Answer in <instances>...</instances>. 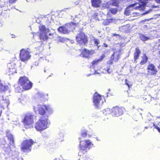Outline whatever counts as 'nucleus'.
Here are the masks:
<instances>
[{
	"instance_id": "nucleus-5",
	"label": "nucleus",
	"mask_w": 160,
	"mask_h": 160,
	"mask_svg": "<svg viewBox=\"0 0 160 160\" xmlns=\"http://www.w3.org/2000/svg\"><path fill=\"white\" fill-rule=\"evenodd\" d=\"M79 139L80 140L79 146L81 150H83V153L86 152L87 149H89L93 145L92 144L89 140L81 141V137H79Z\"/></svg>"
},
{
	"instance_id": "nucleus-24",
	"label": "nucleus",
	"mask_w": 160,
	"mask_h": 160,
	"mask_svg": "<svg viewBox=\"0 0 160 160\" xmlns=\"http://www.w3.org/2000/svg\"><path fill=\"white\" fill-rule=\"evenodd\" d=\"M145 4L143 3L141 4H139L138 6L133 8L135 9H138L140 10H143L145 8Z\"/></svg>"
},
{
	"instance_id": "nucleus-9",
	"label": "nucleus",
	"mask_w": 160,
	"mask_h": 160,
	"mask_svg": "<svg viewBox=\"0 0 160 160\" xmlns=\"http://www.w3.org/2000/svg\"><path fill=\"white\" fill-rule=\"evenodd\" d=\"M45 105H38L34 106L33 109L34 111L36 114L43 115L46 113Z\"/></svg>"
},
{
	"instance_id": "nucleus-30",
	"label": "nucleus",
	"mask_w": 160,
	"mask_h": 160,
	"mask_svg": "<svg viewBox=\"0 0 160 160\" xmlns=\"http://www.w3.org/2000/svg\"><path fill=\"white\" fill-rule=\"evenodd\" d=\"M9 73L8 74L9 75H10L11 74L16 72V69L14 68V67L13 68H9Z\"/></svg>"
},
{
	"instance_id": "nucleus-62",
	"label": "nucleus",
	"mask_w": 160,
	"mask_h": 160,
	"mask_svg": "<svg viewBox=\"0 0 160 160\" xmlns=\"http://www.w3.org/2000/svg\"><path fill=\"white\" fill-rule=\"evenodd\" d=\"M149 114H150V115H151V114L149 113Z\"/></svg>"
},
{
	"instance_id": "nucleus-35",
	"label": "nucleus",
	"mask_w": 160,
	"mask_h": 160,
	"mask_svg": "<svg viewBox=\"0 0 160 160\" xmlns=\"http://www.w3.org/2000/svg\"><path fill=\"white\" fill-rule=\"evenodd\" d=\"M78 23H76L72 22H71L69 24H68V25L69 27V28H70V27L72 26H73L74 28L78 24Z\"/></svg>"
},
{
	"instance_id": "nucleus-47",
	"label": "nucleus",
	"mask_w": 160,
	"mask_h": 160,
	"mask_svg": "<svg viewBox=\"0 0 160 160\" xmlns=\"http://www.w3.org/2000/svg\"><path fill=\"white\" fill-rule=\"evenodd\" d=\"M104 46L105 47H107V45L105 44H104Z\"/></svg>"
},
{
	"instance_id": "nucleus-48",
	"label": "nucleus",
	"mask_w": 160,
	"mask_h": 160,
	"mask_svg": "<svg viewBox=\"0 0 160 160\" xmlns=\"http://www.w3.org/2000/svg\"><path fill=\"white\" fill-rule=\"evenodd\" d=\"M91 74H87V77H89V76H90V75H91Z\"/></svg>"
},
{
	"instance_id": "nucleus-26",
	"label": "nucleus",
	"mask_w": 160,
	"mask_h": 160,
	"mask_svg": "<svg viewBox=\"0 0 160 160\" xmlns=\"http://www.w3.org/2000/svg\"><path fill=\"white\" fill-rule=\"evenodd\" d=\"M39 28L40 32H45L46 31L49 30L48 28H46L45 26L44 25H42L39 26Z\"/></svg>"
},
{
	"instance_id": "nucleus-43",
	"label": "nucleus",
	"mask_w": 160,
	"mask_h": 160,
	"mask_svg": "<svg viewBox=\"0 0 160 160\" xmlns=\"http://www.w3.org/2000/svg\"><path fill=\"white\" fill-rule=\"evenodd\" d=\"M60 137L59 138V139H61L63 137V135L62 133H60Z\"/></svg>"
},
{
	"instance_id": "nucleus-37",
	"label": "nucleus",
	"mask_w": 160,
	"mask_h": 160,
	"mask_svg": "<svg viewBox=\"0 0 160 160\" xmlns=\"http://www.w3.org/2000/svg\"><path fill=\"white\" fill-rule=\"evenodd\" d=\"M141 40H147L148 38L145 36L144 35H141L140 37Z\"/></svg>"
},
{
	"instance_id": "nucleus-28",
	"label": "nucleus",
	"mask_w": 160,
	"mask_h": 160,
	"mask_svg": "<svg viewBox=\"0 0 160 160\" xmlns=\"http://www.w3.org/2000/svg\"><path fill=\"white\" fill-rule=\"evenodd\" d=\"M15 88V91L17 92H22L23 89L22 87H18L17 85L14 86Z\"/></svg>"
},
{
	"instance_id": "nucleus-39",
	"label": "nucleus",
	"mask_w": 160,
	"mask_h": 160,
	"mask_svg": "<svg viewBox=\"0 0 160 160\" xmlns=\"http://www.w3.org/2000/svg\"><path fill=\"white\" fill-rule=\"evenodd\" d=\"M38 95L40 97L43 98L45 96V95H44L43 94L40 92H38Z\"/></svg>"
},
{
	"instance_id": "nucleus-42",
	"label": "nucleus",
	"mask_w": 160,
	"mask_h": 160,
	"mask_svg": "<svg viewBox=\"0 0 160 160\" xmlns=\"http://www.w3.org/2000/svg\"><path fill=\"white\" fill-rule=\"evenodd\" d=\"M125 84H126L128 87H130L131 86V85L129 84L128 82V80L126 79L125 80Z\"/></svg>"
},
{
	"instance_id": "nucleus-3",
	"label": "nucleus",
	"mask_w": 160,
	"mask_h": 160,
	"mask_svg": "<svg viewBox=\"0 0 160 160\" xmlns=\"http://www.w3.org/2000/svg\"><path fill=\"white\" fill-rule=\"evenodd\" d=\"M35 128L38 131H41L46 129L48 127V118H41L35 124Z\"/></svg>"
},
{
	"instance_id": "nucleus-14",
	"label": "nucleus",
	"mask_w": 160,
	"mask_h": 160,
	"mask_svg": "<svg viewBox=\"0 0 160 160\" xmlns=\"http://www.w3.org/2000/svg\"><path fill=\"white\" fill-rule=\"evenodd\" d=\"M9 103L8 100L4 98L2 96H0V107L3 108L8 107Z\"/></svg>"
},
{
	"instance_id": "nucleus-32",
	"label": "nucleus",
	"mask_w": 160,
	"mask_h": 160,
	"mask_svg": "<svg viewBox=\"0 0 160 160\" xmlns=\"http://www.w3.org/2000/svg\"><path fill=\"white\" fill-rule=\"evenodd\" d=\"M111 13L113 14H115L118 12V9L116 8H111L109 10Z\"/></svg>"
},
{
	"instance_id": "nucleus-12",
	"label": "nucleus",
	"mask_w": 160,
	"mask_h": 160,
	"mask_svg": "<svg viewBox=\"0 0 160 160\" xmlns=\"http://www.w3.org/2000/svg\"><path fill=\"white\" fill-rule=\"evenodd\" d=\"M39 39L42 40H47L48 39H52L53 34H49L48 36L45 32H40L38 35Z\"/></svg>"
},
{
	"instance_id": "nucleus-25",
	"label": "nucleus",
	"mask_w": 160,
	"mask_h": 160,
	"mask_svg": "<svg viewBox=\"0 0 160 160\" xmlns=\"http://www.w3.org/2000/svg\"><path fill=\"white\" fill-rule=\"evenodd\" d=\"M113 20L112 18L106 19L103 21L102 24L104 26L108 25L110 23L112 22Z\"/></svg>"
},
{
	"instance_id": "nucleus-50",
	"label": "nucleus",
	"mask_w": 160,
	"mask_h": 160,
	"mask_svg": "<svg viewBox=\"0 0 160 160\" xmlns=\"http://www.w3.org/2000/svg\"><path fill=\"white\" fill-rule=\"evenodd\" d=\"M71 41V43H74V42H73V41L72 40V41Z\"/></svg>"
},
{
	"instance_id": "nucleus-58",
	"label": "nucleus",
	"mask_w": 160,
	"mask_h": 160,
	"mask_svg": "<svg viewBox=\"0 0 160 160\" xmlns=\"http://www.w3.org/2000/svg\"><path fill=\"white\" fill-rule=\"evenodd\" d=\"M14 36H15V35H14V36H12V38L14 37Z\"/></svg>"
},
{
	"instance_id": "nucleus-21",
	"label": "nucleus",
	"mask_w": 160,
	"mask_h": 160,
	"mask_svg": "<svg viewBox=\"0 0 160 160\" xmlns=\"http://www.w3.org/2000/svg\"><path fill=\"white\" fill-rule=\"evenodd\" d=\"M19 82L21 86H22L26 82H28V79L25 77H21L19 79Z\"/></svg>"
},
{
	"instance_id": "nucleus-52",
	"label": "nucleus",
	"mask_w": 160,
	"mask_h": 160,
	"mask_svg": "<svg viewBox=\"0 0 160 160\" xmlns=\"http://www.w3.org/2000/svg\"><path fill=\"white\" fill-rule=\"evenodd\" d=\"M106 4L108 5H109V3L108 2H107L106 3Z\"/></svg>"
},
{
	"instance_id": "nucleus-60",
	"label": "nucleus",
	"mask_w": 160,
	"mask_h": 160,
	"mask_svg": "<svg viewBox=\"0 0 160 160\" xmlns=\"http://www.w3.org/2000/svg\"><path fill=\"white\" fill-rule=\"evenodd\" d=\"M159 53L160 54V51L159 52Z\"/></svg>"
},
{
	"instance_id": "nucleus-34",
	"label": "nucleus",
	"mask_w": 160,
	"mask_h": 160,
	"mask_svg": "<svg viewBox=\"0 0 160 160\" xmlns=\"http://www.w3.org/2000/svg\"><path fill=\"white\" fill-rule=\"evenodd\" d=\"M81 135L82 137H85L87 135V131L85 130H83L81 132Z\"/></svg>"
},
{
	"instance_id": "nucleus-38",
	"label": "nucleus",
	"mask_w": 160,
	"mask_h": 160,
	"mask_svg": "<svg viewBox=\"0 0 160 160\" xmlns=\"http://www.w3.org/2000/svg\"><path fill=\"white\" fill-rule=\"evenodd\" d=\"M6 143V142L4 140H2V143L1 145V147L2 148H5V144Z\"/></svg>"
},
{
	"instance_id": "nucleus-63",
	"label": "nucleus",
	"mask_w": 160,
	"mask_h": 160,
	"mask_svg": "<svg viewBox=\"0 0 160 160\" xmlns=\"http://www.w3.org/2000/svg\"><path fill=\"white\" fill-rule=\"evenodd\" d=\"M48 96V95H47H47H46V96L47 97V96Z\"/></svg>"
},
{
	"instance_id": "nucleus-8",
	"label": "nucleus",
	"mask_w": 160,
	"mask_h": 160,
	"mask_svg": "<svg viewBox=\"0 0 160 160\" xmlns=\"http://www.w3.org/2000/svg\"><path fill=\"white\" fill-rule=\"evenodd\" d=\"M103 102V100L102 99L101 96L95 93L93 97V102L94 105L97 108H98L99 106L102 105Z\"/></svg>"
},
{
	"instance_id": "nucleus-2",
	"label": "nucleus",
	"mask_w": 160,
	"mask_h": 160,
	"mask_svg": "<svg viewBox=\"0 0 160 160\" xmlns=\"http://www.w3.org/2000/svg\"><path fill=\"white\" fill-rule=\"evenodd\" d=\"M33 117V116L30 113L24 115L22 120V122L26 128H28L32 127Z\"/></svg>"
},
{
	"instance_id": "nucleus-16",
	"label": "nucleus",
	"mask_w": 160,
	"mask_h": 160,
	"mask_svg": "<svg viewBox=\"0 0 160 160\" xmlns=\"http://www.w3.org/2000/svg\"><path fill=\"white\" fill-rule=\"evenodd\" d=\"M93 53V51H89L86 49H84L82 50L81 56L83 57L88 58Z\"/></svg>"
},
{
	"instance_id": "nucleus-11",
	"label": "nucleus",
	"mask_w": 160,
	"mask_h": 160,
	"mask_svg": "<svg viewBox=\"0 0 160 160\" xmlns=\"http://www.w3.org/2000/svg\"><path fill=\"white\" fill-rule=\"evenodd\" d=\"M148 74L149 75H156L158 71L155 66L152 64H150L147 68Z\"/></svg>"
},
{
	"instance_id": "nucleus-36",
	"label": "nucleus",
	"mask_w": 160,
	"mask_h": 160,
	"mask_svg": "<svg viewBox=\"0 0 160 160\" xmlns=\"http://www.w3.org/2000/svg\"><path fill=\"white\" fill-rule=\"evenodd\" d=\"M111 36L112 37H113L114 36H116V38L118 39H120L121 37V36L118 34H116L115 33H113L112 34Z\"/></svg>"
},
{
	"instance_id": "nucleus-19",
	"label": "nucleus",
	"mask_w": 160,
	"mask_h": 160,
	"mask_svg": "<svg viewBox=\"0 0 160 160\" xmlns=\"http://www.w3.org/2000/svg\"><path fill=\"white\" fill-rule=\"evenodd\" d=\"M32 86V83L28 79V82H26L22 87L24 89L27 90L31 88Z\"/></svg>"
},
{
	"instance_id": "nucleus-15",
	"label": "nucleus",
	"mask_w": 160,
	"mask_h": 160,
	"mask_svg": "<svg viewBox=\"0 0 160 160\" xmlns=\"http://www.w3.org/2000/svg\"><path fill=\"white\" fill-rule=\"evenodd\" d=\"M104 57V55H102L100 58L97 60H95L93 61L92 63V65L91 66V68L93 69L94 71L93 74H99V72H97L94 68L96 66L99 62L101 61L103 58Z\"/></svg>"
},
{
	"instance_id": "nucleus-1",
	"label": "nucleus",
	"mask_w": 160,
	"mask_h": 160,
	"mask_svg": "<svg viewBox=\"0 0 160 160\" xmlns=\"http://www.w3.org/2000/svg\"><path fill=\"white\" fill-rule=\"evenodd\" d=\"M6 136L8 138V140L9 141V144H10L12 147H11V146L7 148V150H10V151L8 152L5 149L4 150L5 151V153L3 154V157H2V160H10V157H12V160H18L17 157L18 156V152L15 151L13 153L11 151V148H14L15 144L14 138L12 135L10 133V132L7 131L6 132Z\"/></svg>"
},
{
	"instance_id": "nucleus-27",
	"label": "nucleus",
	"mask_w": 160,
	"mask_h": 160,
	"mask_svg": "<svg viewBox=\"0 0 160 160\" xmlns=\"http://www.w3.org/2000/svg\"><path fill=\"white\" fill-rule=\"evenodd\" d=\"M102 112L103 114L105 115L109 114L111 113H112V109L111 110L110 108H107L104 109Z\"/></svg>"
},
{
	"instance_id": "nucleus-41",
	"label": "nucleus",
	"mask_w": 160,
	"mask_h": 160,
	"mask_svg": "<svg viewBox=\"0 0 160 160\" xmlns=\"http://www.w3.org/2000/svg\"><path fill=\"white\" fill-rule=\"evenodd\" d=\"M138 4V3L137 2L135 3H133L132 4H130V5H129L128 7H129V8L131 7H133L134 6H135L137 4Z\"/></svg>"
},
{
	"instance_id": "nucleus-46",
	"label": "nucleus",
	"mask_w": 160,
	"mask_h": 160,
	"mask_svg": "<svg viewBox=\"0 0 160 160\" xmlns=\"http://www.w3.org/2000/svg\"><path fill=\"white\" fill-rule=\"evenodd\" d=\"M155 1L159 3H160V0H155Z\"/></svg>"
},
{
	"instance_id": "nucleus-33",
	"label": "nucleus",
	"mask_w": 160,
	"mask_h": 160,
	"mask_svg": "<svg viewBox=\"0 0 160 160\" xmlns=\"http://www.w3.org/2000/svg\"><path fill=\"white\" fill-rule=\"evenodd\" d=\"M87 41H77V42L80 45H84L86 44V43Z\"/></svg>"
},
{
	"instance_id": "nucleus-20",
	"label": "nucleus",
	"mask_w": 160,
	"mask_h": 160,
	"mask_svg": "<svg viewBox=\"0 0 160 160\" xmlns=\"http://www.w3.org/2000/svg\"><path fill=\"white\" fill-rule=\"evenodd\" d=\"M8 88L7 86L6 85L5 83H3L0 80V92H5Z\"/></svg>"
},
{
	"instance_id": "nucleus-61",
	"label": "nucleus",
	"mask_w": 160,
	"mask_h": 160,
	"mask_svg": "<svg viewBox=\"0 0 160 160\" xmlns=\"http://www.w3.org/2000/svg\"><path fill=\"white\" fill-rule=\"evenodd\" d=\"M89 137H90V135H88Z\"/></svg>"
},
{
	"instance_id": "nucleus-53",
	"label": "nucleus",
	"mask_w": 160,
	"mask_h": 160,
	"mask_svg": "<svg viewBox=\"0 0 160 160\" xmlns=\"http://www.w3.org/2000/svg\"><path fill=\"white\" fill-rule=\"evenodd\" d=\"M157 118H160V116H159V117H157Z\"/></svg>"
},
{
	"instance_id": "nucleus-6",
	"label": "nucleus",
	"mask_w": 160,
	"mask_h": 160,
	"mask_svg": "<svg viewBox=\"0 0 160 160\" xmlns=\"http://www.w3.org/2000/svg\"><path fill=\"white\" fill-rule=\"evenodd\" d=\"M20 60L23 62L27 61L31 57L30 52L28 50L22 49L20 51L19 55Z\"/></svg>"
},
{
	"instance_id": "nucleus-57",
	"label": "nucleus",
	"mask_w": 160,
	"mask_h": 160,
	"mask_svg": "<svg viewBox=\"0 0 160 160\" xmlns=\"http://www.w3.org/2000/svg\"><path fill=\"white\" fill-rule=\"evenodd\" d=\"M14 36H15V35H14V36H12V38L14 37Z\"/></svg>"
},
{
	"instance_id": "nucleus-22",
	"label": "nucleus",
	"mask_w": 160,
	"mask_h": 160,
	"mask_svg": "<svg viewBox=\"0 0 160 160\" xmlns=\"http://www.w3.org/2000/svg\"><path fill=\"white\" fill-rule=\"evenodd\" d=\"M140 53L141 51L138 48H136L134 53V59L135 60L138 58Z\"/></svg>"
},
{
	"instance_id": "nucleus-44",
	"label": "nucleus",
	"mask_w": 160,
	"mask_h": 160,
	"mask_svg": "<svg viewBox=\"0 0 160 160\" xmlns=\"http://www.w3.org/2000/svg\"><path fill=\"white\" fill-rule=\"evenodd\" d=\"M107 72L109 73L110 74L111 73V71H110V69L109 68H108L107 70Z\"/></svg>"
},
{
	"instance_id": "nucleus-29",
	"label": "nucleus",
	"mask_w": 160,
	"mask_h": 160,
	"mask_svg": "<svg viewBox=\"0 0 160 160\" xmlns=\"http://www.w3.org/2000/svg\"><path fill=\"white\" fill-rule=\"evenodd\" d=\"M148 59L147 57L145 55L143 57H142V59L140 62V64L141 65L145 64L147 62Z\"/></svg>"
},
{
	"instance_id": "nucleus-54",
	"label": "nucleus",
	"mask_w": 160,
	"mask_h": 160,
	"mask_svg": "<svg viewBox=\"0 0 160 160\" xmlns=\"http://www.w3.org/2000/svg\"><path fill=\"white\" fill-rule=\"evenodd\" d=\"M60 42H63V41H61V40H60Z\"/></svg>"
},
{
	"instance_id": "nucleus-10",
	"label": "nucleus",
	"mask_w": 160,
	"mask_h": 160,
	"mask_svg": "<svg viewBox=\"0 0 160 160\" xmlns=\"http://www.w3.org/2000/svg\"><path fill=\"white\" fill-rule=\"evenodd\" d=\"M121 54V48L118 49H115L114 51L113 54L111 58V63H112V61L117 62L118 61L120 58V55Z\"/></svg>"
},
{
	"instance_id": "nucleus-23",
	"label": "nucleus",
	"mask_w": 160,
	"mask_h": 160,
	"mask_svg": "<svg viewBox=\"0 0 160 160\" xmlns=\"http://www.w3.org/2000/svg\"><path fill=\"white\" fill-rule=\"evenodd\" d=\"M45 111H46L48 114H50L52 113V109L50 105H45Z\"/></svg>"
},
{
	"instance_id": "nucleus-49",
	"label": "nucleus",
	"mask_w": 160,
	"mask_h": 160,
	"mask_svg": "<svg viewBox=\"0 0 160 160\" xmlns=\"http://www.w3.org/2000/svg\"><path fill=\"white\" fill-rule=\"evenodd\" d=\"M95 41V43H98V41Z\"/></svg>"
},
{
	"instance_id": "nucleus-13",
	"label": "nucleus",
	"mask_w": 160,
	"mask_h": 160,
	"mask_svg": "<svg viewBox=\"0 0 160 160\" xmlns=\"http://www.w3.org/2000/svg\"><path fill=\"white\" fill-rule=\"evenodd\" d=\"M69 28L68 24H66L65 26L59 27L58 28V31L62 33L67 34L69 33Z\"/></svg>"
},
{
	"instance_id": "nucleus-4",
	"label": "nucleus",
	"mask_w": 160,
	"mask_h": 160,
	"mask_svg": "<svg viewBox=\"0 0 160 160\" xmlns=\"http://www.w3.org/2000/svg\"><path fill=\"white\" fill-rule=\"evenodd\" d=\"M34 143V141L31 139H27L24 141L21 144V150L25 152L30 151L32 146Z\"/></svg>"
},
{
	"instance_id": "nucleus-40",
	"label": "nucleus",
	"mask_w": 160,
	"mask_h": 160,
	"mask_svg": "<svg viewBox=\"0 0 160 160\" xmlns=\"http://www.w3.org/2000/svg\"><path fill=\"white\" fill-rule=\"evenodd\" d=\"M153 125L154 127V128H156L159 132H160V128L154 123H153Z\"/></svg>"
},
{
	"instance_id": "nucleus-18",
	"label": "nucleus",
	"mask_w": 160,
	"mask_h": 160,
	"mask_svg": "<svg viewBox=\"0 0 160 160\" xmlns=\"http://www.w3.org/2000/svg\"><path fill=\"white\" fill-rule=\"evenodd\" d=\"M101 2V0H91V1L92 6L95 8L100 7Z\"/></svg>"
},
{
	"instance_id": "nucleus-56",
	"label": "nucleus",
	"mask_w": 160,
	"mask_h": 160,
	"mask_svg": "<svg viewBox=\"0 0 160 160\" xmlns=\"http://www.w3.org/2000/svg\"><path fill=\"white\" fill-rule=\"evenodd\" d=\"M39 42L40 43V44H41V43H42V42Z\"/></svg>"
},
{
	"instance_id": "nucleus-45",
	"label": "nucleus",
	"mask_w": 160,
	"mask_h": 160,
	"mask_svg": "<svg viewBox=\"0 0 160 160\" xmlns=\"http://www.w3.org/2000/svg\"><path fill=\"white\" fill-rule=\"evenodd\" d=\"M125 13L128 15H129V12H128V11H125Z\"/></svg>"
},
{
	"instance_id": "nucleus-55",
	"label": "nucleus",
	"mask_w": 160,
	"mask_h": 160,
	"mask_svg": "<svg viewBox=\"0 0 160 160\" xmlns=\"http://www.w3.org/2000/svg\"><path fill=\"white\" fill-rule=\"evenodd\" d=\"M10 65V64H9V65H8V66L9 67Z\"/></svg>"
},
{
	"instance_id": "nucleus-7",
	"label": "nucleus",
	"mask_w": 160,
	"mask_h": 160,
	"mask_svg": "<svg viewBox=\"0 0 160 160\" xmlns=\"http://www.w3.org/2000/svg\"><path fill=\"white\" fill-rule=\"evenodd\" d=\"M125 111L123 107L116 106L112 109V114L113 116L118 117L122 115Z\"/></svg>"
},
{
	"instance_id": "nucleus-31",
	"label": "nucleus",
	"mask_w": 160,
	"mask_h": 160,
	"mask_svg": "<svg viewBox=\"0 0 160 160\" xmlns=\"http://www.w3.org/2000/svg\"><path fill=\"white\" fill-rule=\"evenodd\" d=\"M112 4L113 6L118 7L119 6V1L117 0H112Z\"/></svg>"
},
{
	"instance_id": "nucleus-51",
	"label": "nucleus",
	"mask_w": 160,
	"mask_h": 160,
	"mask_svg": "<svg viewBox=\"0 0 160 160\" xmlns=\"http://www.w3.org/2000/svg\"><path fill=\"white\" fill-rule=\"evenodd\" d=\"M158 68H159V69H160V64L158 66Z\"/></svg>"
},
{
	"instance_id": "nucleus-17",
	"label": "nucleus",
	"mask_w": 160,
	"mask_h": 160,
	"mask_svg": "<svg viewBox=\"0 0 160 160\" xmlns=\"http://www.w3.org/2000/svg\"><path fill=\"white\" fill-rule=\"evenodd\" d=\"M76 39L77 40H87V37L84 33L81 32L77 35Z\"/></svg>"
},
{
	"instance_id": "nucleus-59",
	"label": "nucleus",
	"mask_w": 160,
	"mask_h": 160,
	"mask_svg": "<svg viewBox=\"0 0 160 160\" xmlns=\"http://www.w3.org/2000/svg\"><path fill=\"white\" fill-rule=\"evenodd\" d=\"M14 36H15V35H14V36H12V38L14 37Z\"/></svg>"
}]
</instances>
